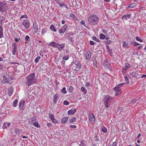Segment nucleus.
Segmentation results:
<instances>
[{
	"instance_id": "f8f14e48",
	"label": "nucleus",
	"mask_w": 146,
	"mask_h": 146,
	"mask_svg": "<svg viewBox=\"0 0 146 146\" xmlns=\"http://www.w3.org/2000/svg\"><path fill=\"white\" fill-rule=\"evenodd\" d=\"M131 15L130 14H126L123 15L122 17V19L123 21L126 20L131 19Z\"/></svg>"
},
{
	"instance_id": "338daca9",
	"label": "nucleus",
	"mask_w": 146,
	"mask_h": 146,
	"mask_svg": "<svg viewBox=\"0 0 146 146\" xmlns=\"http://www.w3.org/2000/svg\"><path fill=\"white\" fill-rule=\"evenodd\" d=\"M46 32L45 30L44 29H42L41 31V33L42 34H44Z\"/></svg>"
},
{
	"instance_id": "2f4dec72",
	"label": "nucleus",
	"mask_w": 146,
	"mask_h": 146,
	"mask_svg": "<svg viewBox=\"0 0 146 146\" xmlns=\"http://www.w3.org/2000/svg\"><path fill=\"white\" fill-rule=\"evenodd\" d=\"M13 106L14 107H16L18 105V100L15 99L13 103Z\"/></svg>"
},
{
	"instance_id": "f3484780",
	"label": "nucleus",
	"mask_w": 146,
	"mask_h": 146,
	"mask_svg": "<svg viewBox=\"0 0 146 146\" xmlns=\"http://www.w3.org/2000/svg\"><path fill=\"white\" fill-rule=\"evenodd\" d=\"M68 119L69 117H68L63 118L61 120V122L62 124H64L68 121Z\"/></svg>"
},
{
	"instance_id": "412c9836",
	"label": "nucleus",
	"mask_w": 146,
	"mask_h": 146,
	"mask_svg": "<svg viewBox=\"0 0 146 146\" xmlns=\"http://www.w3.org/2000/svg\"><path fill=\"white\" fill-rule=\"evenodd\" d=\"M25 103V101L23 100H21L19 102V106L20 109L22 110L23 106L24 104Z\"/></svg>"
},
{
	"instance_id": "4c0bfd02",
	"label": "nucleus",
	"mask_w": 146,
	"mask_h": 146,
	"mask_svg": "<svg viewBox=\"0 0 146 146\" xmlns=\"http://www.w3.org/2000/svg\"><path fill=\"white\" fill-rule=\"evenodd\" d=\"M131 44L134 46H137L140 45V44L136 42H132Z\"/></svg>"
},
{
	"instance_id": "5701e85b",
	"label": "nucleus",
	"mask_w": 146,
	"mask_h": 146,
	"mask_svg": "<svg viewBox=\"0 0 146 146\" xmlns=\"http://www.w3.org/2000/svg\"><path fill=\"white\" fill-rule=\"evenodd\" d=\"M8 94L9 96H11L12 95L13 92V89L12 88H9L8 90Z\"/></svg>"
},
{
	"instance_id": "7ed1b4c3",
	"label": "nucleus",
	"mask_w": 146,
	"mask_h": 146,
	"mask_svg": "<svg viewBox=\"0 0 146 146\" xmlns=\"http://www.w3.org/2000/svg\"><path fill=\"white\" fill-rule=\"evenodd\" d=\"M114 98L111 96L106 97L104 100V105L105 107L107 108H109L108 103L110 102L113 101Z\"/></svg>"
},
{
	"instance_id": "58836bf2",
	"label": "nucleus",
	"mask_w": 146,
	"mask_h": 146,
	"mask_svg": "<svg viewBox=\"0 0 146 146\" xmlns=\"http://www.w3.org/2000/svg\"><path fill=\"white\" fill-rule=\"evenodd\" d=\"M100 39H104L105 38V36L103 34H100Z\"/></svg>"
},
{
	"instance_id": "7c9ffc66",
	"label": "nucleus",
	"mask_w": 146,
	"mask_h": 146,
	"mask_svg": "<svg viewBox=\"0 0 146 146\" xmlns=\"http://www.w3.org/2000/svg\"><path fill=\"white\" fill-rule=\"evenodd\" d=\"M50 29L51 30L54 32H56L57 31L56 29L55 28L54 26L53 25H51L50 27Z\"/></svg>"
},
{
	"instance_id": "e2e57ef3",
	"label": "nucleus",
	"mask_w": 146,
	"mask_h": 146,
	"mask_svg": "<svg viewBox=\"0 0 146 146\" xmlns=\"http://www.w3.org/2000/svg\"><path fill=\"white\" fill-rule=\"evenodd\" d=\"M27 18V16L26 15H22L20 17V19H21L23 18Z\"/></svg>"
},
{
	"instance_id": "1a4fd4ad",
	"label": "nucleus",
	"mask_w": 146,
	"mask_h": 146,
	"mask_svg": "<svg viewBox=\"0 0 146 146\" xmlns=\"http://www.w3.org/2000/svg\"><path fill=\"white\" fill-rule=\"evenodd\" d=\"M65 45L64 43H62L60 44L58 43V45H57L56 48H57L60 51H61L62 50V48L64 47Z\"/></svg>"
},
{
	"instance_id": "f257e3e1",
	"label": "nucleus",
	"mask_w": 146,
	"mask_h": 146,
	"mask_svg": "<svg viewBox=\"0 0 146 146\" xmlns=\"http://www.w3.org/2000/svg\"><path fill=\"white\" fill-rule=\"evenodd\" d=\"M99 19V17L96 15L92 14L88 16L87 21L90 25H97Z\"/></svg>"
},
{
	"instance_id": "dca6fc26",
	"label": "nucleus",
	"mask_w": 146,
	"mask_h": 146,
	"mask_svg": "<svg viewBox=\"0 0 146 146\" xmlns=\"http://www.w3.org/2000/svg\"><path fill=\"white\" fill-rule=\"evenodd\" d=\"M76 111V110L75 108L69 110L68 111V115H73Z\"/></svg>"
},
{
	"instance_id": "864d4df0",
	"label": "nucleus",
	"mask_w": 146,
	"mask_h": 146,
	"mask_svg": "<svg viewBox=\"0 0 146 146\" xmlns=\"http://www.w3.org/2000/svg\"><path fill=\"white\" fill-rule=\"evenodd\" d=\"M128 44L126 43L125 41H124L123 42V46L124 47H126L127 46Z\"/></svg>"
},
{
	"instance_id": "bb28decb",
	"label": "nucleus",
	"mask_w": 146,
	"mask_h": 146,
	"mask_svg": "<svg viewBox=\"0 0 146 146\" xmlns=\"http://www.w3.org/2000/svg\"><path fill=\"white\" fill-rule=\"evenodd\" d=\"M81 90L84 94H87V90L85 88L83 87H82L81 88Z\"/></svg>"
},
{
	"instance_id": "6ab92c4d",
	"label": "nucleus",
	"mask_w": 146,
	"mask_h": 146,
	"mask_svg": "<svg viewBox=\"0 0 146 146\" xmlns=\"http://www.w3.org/2000/svg\"><path fill=\"white\" fill-rule=\"evenodd\" d=\"M3 79L2 81V82H3L4 84L5 83H9V81H10V80L6 76H3Z\"/></svg>"
},
{
	"instance_id": "69168bd1",
	"label": "nucleus",
	"mask_w": 146,
	"mask_h": 146,
	"mask_svg": "<svg viewBox=\"0 0 146 146\" xmlns=\"http://www.w3.org/2000/svg\"><path fill=\"white\" fill-rule=\"evenodd\" d=\"M47 125L49 127L52 126V124L50 123H48L47 124Z\"/></svg>"
},
{
	"instance_id": "5fc2aeb1",
	"label": "nucleus",
	"mask_w": 146,
	"mask_h": 146,
	"mask_svg": "<svg viewBox=\"0 0 146 146\" xmlns=\"http://www.w3.org/2000/svg\"><path fill=\"white\" fill-rule=\"evenodd\" d=\"M7 124V126H8V127H9L10 125V123H4V124H3V126L4 127H5V128H6V126H5V125H6V124Z\"/></svg>"
},
{
	"instance_id": "72a5a7b5",
	"label": "nucleus",
	"mask_w": 146,
	"mask_h": 146,
	"mask_svg": "<svg viewBox=\"0 0 146 146\" xmlns=\"http://www.w3.org/2000/svg\"><path fill=\"white\" fill-rule=\"evenodd\" d=\"M102 131L103 132L106 133L107 131V128L105 127H103L102 128Z\"/></svg>"
},
{
	"instance_id": "a19ab883",
	"label": "nucleus",
	"mask_w": 146,
	"mask_h": 146,
	"mask_svg": "<svg viewBox=\"0 0 146 146\" xmlns=\"http://www.w3.org/2000/svg\"><path fill=\"white\" fill-rule=\"evenodd\" d=\"M121 93V91H116L115 94V95L116 96H117L120 95Z\"/></svg>"
},
{
	"instance_id": "b1692460",
	"label": "nucleus",
	"mask_w": 146,
	"mask_h": 146,
	"mask_svg": "<svg viewBox=\"0 0 146 146\" xmlns=\"http://www.w3.org/2000/svg\"><path fill=\"white\" fill-rule=\"evenodd\" d=\"M3 28L2 27L0 26V38H2L3 37Z\"/></svg>"
},
{
	"instance_id": "774afa93",
	"label": "nucleus",
	"mask_w": 146,
	"mask_h": 146,
	"mask_svg": "<svg viewBox=\"0 0 146 146\" xmlns=\"http://www.w3.org/2000/svg\"><path fill=\"white\" fill-rule=\"evenodd\" d=\"M39 55L41 56H42L43 55V53L41 52V50L39 52Z\"/></svg>"
},
{
	"instance_id": "37998d69",
	"label": "nucleus",
	"mask_w": 146,
	"mask_h": 146,
	"mask_svg": "<svg viewBox=\"0 0 146 146\" xmlns=\"http://www.w3.org/2000/svg\"><path fill=\"white\" fill-rule=\"evenodd\" d=\"M31 123L32 122H34V123L36 121V118H35V117H33L32 118H31Z\"/></svg>"
},
{
	"instance_id": "4468645a",
	"label": "nucleus",
	"mask_w": 146,
	"mask_h": 146,
	"mask_svg": "<svg viewBox=\"0 0 146 146\" xmlns=\"http://www.w3.org/2000/svg\"><path fill=\"white\" fill-rule=\"evenodd\" d=\"M33 27L35 30V32L36 33L38 30V27L36 21L33 22Z\"/></svg>"
},
{
	"instance_id": "3c124183",
	"label": "nucleus",
	"mask_w": 146,
	"mask_h": 146,
	"mask_svg": "<svg viewBox=\"0 0 146 146\" xmlns=\"http://www.w3.org/2000/svg\"><path fill=\"white\" fill-rule=\"evenodd\" d=\"M63 104L65 105H67L69 104V102L66 100L64 101L63 102Z\"/></svg>"
},
{
	"instance_id": "473e14b6",
	"label": "nucleus",
	"mask_w": 146,
	"mask_h": 146,
	"mask_svg": "<svg viewBox=\"0 0 146 146\" xmlns=\"http://www.w3.org/2000/svg\"><path fill=\"white\" fill-rule=\"evenodd\" d=\"M61 92L64 94H66L67 93V92L66 90V88L65 87H63V88L61 90Z\"/></svg>"
},
{
	"instance_id": "9b49d317",
	"label": "nucleus",
	"mask_w": 146,
	"mask_h": 146,
	"mask_svg": "<svg viewBox=\"0 0 146 146\" xmlns=\"http://www.w3.org/2000/svg\"><path fill=\"white\" fill-rule=\"evenodd\" d=\"M91 56V52L88 50L85 53V57L87 60H89L90 59Z\"/></svg>"
},
{
	"instance_id": "e433bc0d",
	"label": "nucleus",
	"mask_w": 146,
	"mask_h": 146,
	"mask_svg": "<svg viewBox=\"0 0 146 146\" xmlns=\"http://www.w3.org/2000/svg\"><path fill=\"white\" fill-rule=\"evenodd\" d=\"M124 78L125 79V83L126 84H128L129 82V80L127 77L126 76H124Z\"/></svg>"
},
{
	"instance_id": "79ce46f5",
	"label": "nucleus",
	"mask_w": 146,
	"mask_h": 146,
	"mask_svg": "<svg viewBox=\"0 0 146 146\" xmlns=\"http://www.w3.org/2000/svg\"><path fill=\"white\" fill-rule=\"evenodd\" d=\"M135 38L137 41H139L140 42H143V40L139 38L138 36H136Z\"/></svg>"
},
{
	"instance_id": "9d476101",
	"label": "nucleus",
	"mask_w": 146,
	"mask_h": 146,
	"mask_svg": "<svg viewBox=\"0 0 146 146\" xmlns=\"http://www.w3.org/2000/svg\"><path fill=\"white\" fill-rule=\"evenodd\" d=\"M67 28V25H65L61 29H60L59 31V32L60 33H64L66 31Z\"/></svg>"
},
{
	"instance_id": "a18cd8bd",
	"label": "nucleus",
	"mask_w": 146,
	"mask_h": 146,
	"mask_svg": "<svg viewBox=\"0 0 146 146\" xmlns=\"http://www.w3.org/2000/svg\"><path fill=\"white\" fill-rule=\"evenodd\" d=\"M60 7H62V6H63L64 7L66 8V9H68V7L67 5H66V4H60Z\"/></svg>"
},
{
	"instance_id": "ea45409f",
	"label": "nucleus",
	"mask_w": 146,
	"mask_h": 146,
	"mask_svg": "<svg viewBox=\"0 0 146 146\" xmlns=\"http://www.w3.org/2000/svg\"><path fill=\"white\" fill-rule=\"evenodd\" d=\"M40 56L36 57L35 59V62L36 63H37L38 62L39 60L40 59Z\"/></svg>"
},
{
	"instance_id": "a878e982",
	"label": "nucleus",
	"mask_w": 146,
	"mask_h": 146,
	"mask_svg": "<svg viewBox=\"0 0 146 146\" xmlns=\"http://www.w3.org/2000/svg\"><path fill=\"white\" fill-rule=\"evenodd\" d=\"M58 95L57 94H55L53 96L54 100L53 102L55 103H56L57 102V98L58 97Z\"/></svg>"
},
{
	"instance_id": "f03ea898",
	"label": "nucleus",
	"mask_w": 146,
	"mask_h": 146,
	"mask_svg": "<svg viewBox=\"0 0 146 146\" xmlns=\"http://www.w3.org/2000/svg\"><path fill=\"white\" fill-rule=\"evenodd\" d=\"M26 80L25 83L28 86L35 84L37 80V78L35 77V75L34 73H33L27 76Z\"/></svg>"
},
{
	"instance_id": "393cba45",
	"label": "nucleus",
	"mask_w": 146,
	"mask_h": 146,
	"mask_svg": "<svg viewBox=\"0 0 146 146\" xmlns=\"http://www.w3.org/2000/svg\"><path fill=\"white\" fill-rule=\"evenodd\" d=\"M130 76L133 77H135L137 76V75H139V74H137L136 72H133L129 74Z\"/></svg>"
},
{
	"instance_id": "aec40b11",
	"label": "nucleus",
	"mask_w": 146,
	"mask_h": 146,
	"mask_svg": "<svg viewBox=\"0 0 146 146\" xmlns=\"http://www.w3.org/2000/svg\"><path fill=\"white\" fill-rule=\"evenodd\" d=\"M74 63L77 66V68L78 69L77 70H79L81 67V65L79 61H75L74 62Z\"/></svg>"
},
{
	"instance_id": "09e8293b",
	"label": "nucleus",
	"mask_w": 146,
	"mask_h": 146,
	"mask_svg": "<svg viewBox=\"0 0 146 146\" xmlns=\"http://www.w3.org/2000/svg\"><path fill=\"white\" fill-rule=\"evenodd\" d=\"M85 21H84V20H82L80 22L81 24L82 25H83L84 27H86L87 26H86V25L85 24Z\"/></svg>"
},
{
	"instance_id": "4d7b16f0",
	"label": "nucleus",
	"mask_w": 146,
	"mask_h": 146,
	"mask_svg": "<svg viewBox=\"0 0 146 146\" xmlns=\"http://www.w3.org/2000/svg\"><path fill=\"white\" fill-rule=\"evenodd\" d=\"M69 127L71 128H76V127L75 125H70L69 126Z\"/></svg>"
},
{
	"instance_id": "423d86ee",
	"label": "nucleus",
	"mask_w": 146,
	"mask_h": 146,
	"mask_svg": "<svg viewBox=\"0 0 146 146\" xmlns=\"http://www.w3.org/2000/svg\"><path fill=\"white\" fill-rule=\"evenodd\" d=\"M12 54L13 55H15L17 50V44L15 42H13L12 43Z\"/></svg>"
},
{
	"instance_id": "2eb2a0df",
	"label": "nucleus",
	"mask_w": 146,
	"mask_h": 146,
	"mask_svg": "<svg viewBox=\"0 0 146 146\" xmlns=\"http://www.w3.org/2000/svg\"><path fill=\"white\" fill-rule=\"evenodd\" d=\"M123 112L124 111L122 107H120L118 108L117 110V113H120L121 115H123L125 114L124 112Z\"/></svg>"
},
{
	"instance_id": "680f3d73",
	"label": "nucleus",
	"mask_w": 146,
	"mask_h": 146,
	"mask_svg": "<svg viewBox=\"0 0 146 146\" xmlns=\"http://www.w3.org/2000/svg\"><path fill=\"white\" fill-rule=\"evenodd\" d=\"M136 102V100L135 99H133L131 100V103L134 104Z\"/></svg>"
},
{
	"instance_id": "603ef678",
	"label": "nucleus",
	"mask_w": 146,
	"mask_h": 146,
	"mask_svg": "<svg viewBox=\"0 0 146 146\" xmlns=\"http://www.w3.org/2000/svg\"><path fill=\"white\" fill-rule=\"evenodd\" d=\"M117 143L116 142H113L112 144L110 145V146H116Z\"/></svg>"
},
{
	"instance_id": "f704fd0d",
	"label": "nucleus",
	"mask_w": 146,
	"mask_h": 146,
	"mask_svg": "<svg viewBox=\"0 0 146 146\" xmlns=\"http://www.w3.org/2000/svg\"><path fill=\"white\" fill-rule=\"evenodd\" d=\"M136 5L135 3H133L129 5L128 6V7L130 8H134V7H135Z\"/></svg>"
},
{
	"instance_id": "de8ad7c7",
	"label": "nucleus",
	"mask_w": 146,
	"mask_h": 146,
	"mask_svg": "<svg viewBox=\"0 0 146 146\" xmlns=\"http://www.w3.org/2000/svg\"><path fill=\"white\" fill-rule=\"evenodd\" d=\"M74 90V88L72 86H70L69 88V91L70 92H72Z\"/></svg>"
},
{
	"instance_id": "c03bdc74",
	"label": "nucleus",
	"mask_w": 146,
	"mask_h": 146,
	"mask_svg": "<svg viewBox=\"0 0 146 146\" xmlns=\"http://www.w3.org/2000/svg\"><path fill=\"white\" fill-rule=\"evenodd\" d=\"M92 39L93 40L97 41V42H98L99 41V40L98 38H97L96 37L94 36H93L92 37Z\"/></svg>"
},
{
	"instance_id": "13d9d810",
	"label": "nucleus",
	"mask_w": 146,
	"mask_h": 146,
	"mask_svg": "<svg viewBox=\"0 0 146 146\" xmlns=\"http://www.w3.org/2000/svg\"><path fill=\"white\" fill-rule=\"evenodd\" d=\"M102 31L103 33H104L106 34H107L108 32V31L104 29H103L102 30Z\"/></svg>"
},
{
	"instance_id": "39448f33",
	"label": "nucleus",
	"mask_w": 146,
	"mask_h": 146,
	"mask_svg": "<svg viewBox=\"0 0 146 146\" xmlns=\"http://www.w3.org/2000/svg\"><path fill=\"white\" fill-rule=\"evenodd\" d=\"M49 117L51 121L54 123H58L59 121L54 118V115L50 113H49Z\"/></svg>"
},
{
	"instance_id": "8fccbe9b",
	"label": "nucleus",
	"mask_w": 146,
	"mask_h": 146,
	"mask_svg": "<svg viewBox=\"0 0 146 146\" xmlns=\"http://www.w3.org/2000/svg\"><path fill=\"white\" fill-rule=\"evenodd\" d=\"M72 34H73V33H72V32H69V33H68L67 34H65L64 35L65 36H67V37H68V36H69L70 35H72Z\"/></svg>"
},
{
	"instance_id": "6e6d98bb",
	"label": "nucleus",
	"mask_w": 146,
	"mask_h": 146,
	"mask_svg": "<svg viewBox=\"0 0 146 146\" xmlns=\"http://www.w3.org/2000/svg\"><path fill=\"white\" fill-rule=\"evenodd\" d=\"M80 144H79V146H84L85 145V143L84 142L81 141L80 142Z\"/></svg>"
},
{
	"instance_id": "cd10ccee",
	"label": "nucleus",
	"mask_w": 146,
	"mask_h": 146,
	"mask_svg": "<svg viewBox=\"0 0 146 146\" xmlns=\"http://www.w3.org/2000/svg\"><path fill=\"white\" fill-rule=\"evenodd\" d=\"M31 124L33 125L35 127H36L38 128L40 127V126L38 122H32L31 123Z\"/></svg>"
},
{
	"instance_id": "c9c22d12",
	"label": "nucleus",
	"mask_w": 146,
	"mask_h": 146,
	"mask_svg": "<svg viewBox=\"0 0 146 146\" xmlns=\"http://www.w3.org/2000/svg\"><path fill=\"white\" fill-rule=\"evenodd\" d=\"M21 130L19 129H15V133L17 134L18 135L20 132V131Z\"/></svg>"
},
{
	"instance_id": "c85d7f7f",
	"label": "nucleus",
	"mask_w": 146,
	"mask_h": 146,
	"mask_svg": "<svg viewBox=\"0 0 146 146\" xmlns=\"http://www.w3.org/2000/svg\"><path fill=\"white\" fill-rule=\"evenodd\" d=\"M5 6V5L4 3H0V11H3Z\"/></svg>"
},
{
	"instance_id": "0eeeda50",
	"label": "nucleus",
	"mask_w": 146,
	"mask_h": 146,
	"mask_svg": "<svg viewBox=\"0 0 146 146\" xmlns=\"http://www.w3.org/2000/svg\"><path fill=\"white\" fill-rule=\"evenodd\" d=\"M88 118L90 122H95L96 119L93 113H91L88 115Z\"/></svg>"
},
{
	"instance_id": "49530a36",
	"label": "nucleus",
	"mask_w": 146,
	"mask_h": 146,
	"mask_svg": "<svg viewBox=\"0 0 146 146\" xmlns=\"http://www.w3.org/2000/svg\"><path fill=\"white\" fill-rule=\"evenodd\" d=\"M63 59L64 60H67L69 58V57L68 55L64 56L63 57Z\"/></svg>"
},
{
	"instance_id": "6e6552de",
	"label": "nucleus",
	"mask_w": 146,
	"mask_h": 146,
	"mask_svg": "<svg viewBox=\"0 0 146 146\" xmlns=\"http://www.w3.org/2000/svg\"><path fill=\"white\" fill-rule=\"evenodd\" d=\"M125 67L123 68L122 69V71L123 73H125L126 71L131 67V65L128 63L125 64Z\"/></svg>"
},
{
	"instance_id": "c756f323",
	"label": "nucleus",
	"mask_w": 146,
	"mask_h": 146,
	"mask_svg": "<svg viewBox=\"0 0 146 146\" xmlns=\"http://www.w3.org/2000/svg\"><path fill=\"white\" fill-rule=\"evenodd\" d=\"M113 89L115 91H116L121 90V89L120 88V87L118 85L117 86L114 88Z\"/></svg>"
},
{
	"instance_id": "052dcab7",
	"label": "nucleus",
	"mask_w": 146,
	"mask_h": 146,
	"mask_svg": "<svg viewBox=\"0 0 146 146\" xmlns=\"http://www.w3.org/2000/svg\"><path fill=\"white\" fill-rule=\"evenodd\" d=\"M97 62L96 60L94 61L93 65L94 66H96L97 67L96 64H97Z\"/></svg>"
},
{
	"instance_id": "a211bd4d",
	"label": "nucleus",
	"mask_w": 146,
	"mask_h": 146,
	"mask_svg": "<svg viewBox=\"0 0 146 146\" xmlns=\"http://www.w3.org/2000/svg\"><path fill=\"white\" fill-rule=\"evenodd\" d=\"M57 45H58V43L54 41L51 42L48 44V45L49 46H52L53 47L55 48H56Z\"/></svg>"
},
{
	"instance_id": "bf43d9fd",
	"label": "nucleus",
	"mask_w": 146,
	"mask_h": 146,
	"mask_svg": "<svg viewBox=\"0 0 146 146\" xmlns=\"http://www.w3.org/2000/svg\"><path fill=\"white\" fill-rule=\"evenodd\" d=\"M90 45H93L94 44L95 42H94L93 41H90Z\"/></svg>"
},
{
	"instance_id": "4be33fe9",
	"label": "nucleus",
	"mask_w": 146,
	"mask_h": 146,
	"mask_svg": "<svg viewBox=\"0 0 146 146\" xmlns=\"http://www.w3.org/2000/svg\"><path fill=\"white\" fill-rule=\"evenodd\" d=\"M76 117H73L70 119L68 122L69 123H72L76 122Z\"/></svg>"
},
{
	"instance_id": "0e129e2a",
	"label": "nucleus",
	"mask_w": 146,
	"mask_h": 146,
	"mask_svg": "<svg viewBox=\"0 0 146 146\" xmlns=\"http://www.w3.org/2000/svg\"><path fill=\"white\" fill-rule=\"evenodd\" d=\"M29 38V37L28 35H27L25 36V39L26 41H28Z\"/></svg>"
},
{
	"instance_id": "20e7f679",
	"label": "nucleus",
	"mask_w": 146,
	"mask_h": 146,
	"mask_svg": "<svg viewBox=\"0 0 146 146\" xmlns=\"http://www.w3.org/2000/svg\"><path fill=\"white\" fill-rule=\"evenodd\" d=\"M22 24L26 29H29L30 27V23L29 20H24L22 22Z\"/></svg>"
},
{
	"instance_id": "ddd939ff",
	"label": "nucleus",
	"mask_w": 146,
	"mask_h": 146,
	"mask_svg": "<svg viewBox=\"0 0 146 146\" xmlns=\"http://www.w3.org/2000/svg\"><path fill=\"white\" fill-rule=\"evenodd\" d=\"M103 64L104 67L107 68H109L110 67V65L108 61L107 60H104Z\"/></svg>"
}]
</instances>
